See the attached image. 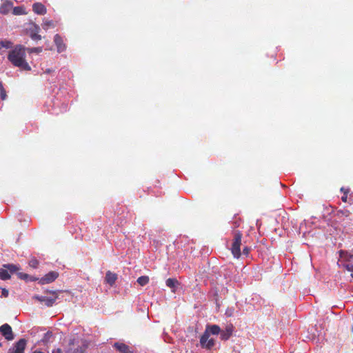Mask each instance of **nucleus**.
Listing matches in <instances>:
<instances>
[{"label": "nucleus", "instance_id": "obj_7", "mask_svg": "<svg viewBox=\"0 0 353 353\" xmlns=\"http://www.w3.org/2000/svg\"><path fill=\"white\" fill-rule=\"evenodd\" d=\"M59 276V274L57 272H50L48 274H46L45 276H43L40 279V283L41 284H48L50 283L53 282L57 277Z\"/></svg>", "mask_w": 353, "mask_h": 353}, {"label": "nucleus", "instance_id": "obj_10", "mask_svg": "<svg viewBox=\"0 0 353 353\" xmlns=\"http://www.w3.org/2000/svg\"><path fill=\"white\" fill-rule=\"evenodd\" d=\"M32 10L37 14L43 15L46 13V8L41 3H34L32 5Z\"/></svg>", "mask_w": 353, "mask_h": 353}, {"label": "nucleus", "instance_id": "obj_27", "mask_svg": "<svg viewBox=\"0 0 353 353\" xmlns=\"http://www.w3.org/2000/svg\"><path fill=\"white\" fill-rule=\"evenodd\" d=\"M250 251H251V248L248 245H245L243 247L241 254L248 256L249 255Z\"/></svg>", "mask_w": 353, "mask_h": 353}, {"label": "nucleus", "instance_id": "obj_21", "mask_svg": "<svg viewBox=\"0 0 353 353\" xmlns=\"http://www.w3.org/2000/svg\"><path fill=\"white\" fill-rule=\"evenodd\" d=\"M10 278V274L6 268L0 269V279L7 280Z\"/></svg>", "mask_w": 353, "mask_h": 353}, {"label": "nucleus", "instance_id": "obj_1", "mask_svg": "<svg viewBox=\"0 0 353 353\" xmlns=\"http://www.w3.org/2000/svg\"><path fill=\"white\" fill-rule=\"evenodd\" d=\"M8 59L14 66L26 71L31 70V67L26 60V49L22 46H15L9 52Z\"/></svg>", "mask_w": 353, "mask_h": 353}, {"label": "nucleus", "instance_id": "obj_29", "mask_svg": "<svg viewBox=\"0 0 353 353\" xmlns=\"http://www.w3.org/2000/svg\"><path fill=\"white\" fill-rule=\"evenodd\" d=\"M242 223V221L241 219H236L233 222H232V225H233V228H237L239 227H240L241 224Z\"/></svg>", "mask_w": 353, "mask_h": 353}, {"label": "nucleus", "instance_id": "obj_6", "mask_svg": "<svg viewBox=\"0 0 353 353\" xmlns=\"http://www.w3.org/2000/svg\"><path fill=\"white\" fill-rule=\"evenodd\" d=\"M33 298L34 299L39 301L41 303H43L45 305H46L48 307H51L54 303L57 297L56 296H54V297H48V296H40L36 295Z\"/></svg>", "mask_w": 353, "mask_h": 353}, {"label": "nucleus", "instance_id": "obj_11", "mask_svg": "<svg viewBox=\"0 0 353 353\" xmlns=\"http://www.w3.org/2000/svg\"><path fill=\"white\" fill-rule=\"evenodd\" d=\"M114 347L121 353H132L129 346L123 343H115Z\"/></svg>", "mask_w": 353, "mask_h": 353}, {"label": "nucleus", "instance_id": "obj_31", "mask_svg": "<svg viewBox=\"0 0 353 353\" xmlns=\"http://www.w3.org/2000/svg\"><path fill=\"white\" fill-rule=\"evenodd\" d=\"M347 192H345V194L341 197V200H342L343 202H346V201H347Z\"/></svg>", "mask_w": 353, "mask_h": 353}, {"label": "nucleus", "instance_id": "obj_33", "mask_svg": "<svg viewBox=\"0 0 353 353\" xmlns=\"http://www.w3.org/2000/svg\"><path fill=\"white\" fill-rule=\"evenodd\" d=\"M9 353H21V352H19V351L17 350V349H15V347H14V349L12 350H10Z\"/></svg>", "mask_w": 353, "mask_h": 353}, {"label": "nucleus", "instance_id": "obj_38", "mask_svg": "<svg viewBox=\"0 0 353 353\" xmlns=\"http://www.w3.org/2000/svg\"><path fill=\"white\" fill-rule=\"evenodd\" d=\"M352 332H353V327H352Z\"/></svg>", "mask_w": 353, "mask_h": 353}, {"label": "nucleus", "instance_id": "obj_16", "mask_svg": "<svg viewBox=\"0 0 353 353\" xmlns=\"http://www.w3.org/2000/svg\"><path fill=\"white\" fill-rule=\"evenodd\" d=\"M26 345V341L24 339H20L14 345L15 349L21 353H23Z\"/></svg>", "mask_w": 353, "mask_h": 353}, {"label": "nucleus", "instance_id": "obj_25", "mask_svg": "<svg viewBox=\"0 0 353 353\" xmlns=\"http://www.w3.org/2000/svg\"><path fill=\"white\" fill-rule=\"evenodd\" d=\"M88 348V345L85 344H83L77 348H76L72 353H84Z\"/></svg>", "mask_w": 353, "mask_h": 353}, {"label": "nucleus", "instance_id": "obj_13", "mask_svg": "<svg viewBox=\"0 0 353 353\" xmlns=\"http://www.w3.org/2000/svg\"><path fill=\"white\" fill-rule=\"evenodd\" d=\"M166 285L172 289L173 292H175V288L179 285V282L176 279L174 278H169L165 281Z\"/></svg>", "mask_w": 353, "mask_h": 353}, {"label": "nucleus", "instance_id": "obj_24", "mask_svg": "<svg viewBox=\"0 0 353 353\" xmlns=\"http://www.w3.org/2000/svg\"><path fill=\"white\" fill-rule=\"evenodd\" d=\"M0 96L2 100H5L7 97L6 91L3 88V85L1 81H0Z\"/></svg>", "mask_w": 353, "mask_h": 353}, {"label": "nucleus", "instance_id": "obj_8", "mask_svg": "<svg viewBox=\"0 0 353 353\" xmlns=\"http://www.w3.org/2000/svg\"><path fill=\"white\" fill-rule=\"evenodd\" d=\"M54 42L59 52H62L66 49V46L63 43V39L59 34H57L54 35Z\"/></svg>", "mask_w": 353, "mask_h": 353}, {"label": "nucleus", "instance_id": "obj_26", "mask_svg": "<svg viewBox=\"0 0 353 353\" xmlns=\"http://www.w3.org/2000/svg\"><path fill=\"white\" fill-rule=\"evenodd\" d=\"M27 50L29 53H40L42 52L43 49L41 47H37L28 48Z\"/></svg>", "mask_w": 353, "mask_h": 353}, {"label": "nucleus", "instance_id": "obj_9", "mask_svg": "<svg viewBox=\"0 0 353 353\" xmlns=\"http://www.w3.org/2000/svg\"><path fill=\"white\" fill-rule=\"evenodd\" d=\"M233 332V325H228L225 330L220 332V338L221 340L226 341L232 336Z\"/></svg>", "mask_w": 353, "mask_h": 353}, {"label": "nucleus", "instance_id": "obj_2", "mask_svg": "<svg viewBox=\"0 0 353 353\" xmlns=\"http://www.w3.org/2000/svg\"><path fill=\"white\" fill-rule=\"evenodd\" d=\"M221 332V328L217 325H208L205 328V332L202 334L200 339V344L201 347L211 350L215 345V341L214 339H209L210 334H218Z\"/></svg>", "mask_w": 353, "mask_h": 353}, {"label": "nucleus", "instance_id": "obj_14", "mask_svg": "<svg viewBox=\"0 0 353 353\" xmlns=\"http://www.w3.org/2000/svg\"><path fill=\"white\" fill-rule=\"evenodd\" d=\"M12 9V3L10 1H6L0 6V13L3 14H6L9 13Z\"/></svg>", "mask_w": 353, "mask_h": 353}, {"label": "nucleus", "instance_id": "obj_4", "mask_svg": "<svg viewBox=\"0 0 353 353\" xmlns=\"http://www.w3.org/2000/svg\"><path fill=\"white\" fill-rule=\"evenodd\" d=\"M339 263L347 270L352 272L351 276L353 279V254L341 251Z\"/></svg>", "mask_w": 353, "mask_h": 353}, {"label": "nucleus", "instance_id": "obj_35", "mask_svg": "<svg viewBox=\"0 0 353 353\" xmlns=\"http://www.w3.org/2000/svg\"><path fill=\"white\" fill-rule=\"evenodd\" d=\"M21 279H24V278H26L27 277V274H23V275H21L20 276Z\"/></svg>", "mask_w": 353, "mask_h": 353}, {"label": "nucleus", "instance_id": "obj_19", "mask_svg": "<svg viewBox=\"0 0 353 353\" xmlns=\"http://www.w3.org/2000/svg\"><path fill=\"white\" fill-rule=\"evenodd\" d=\"M54 27H55V23L52 20H45V21H43V23L42 24V28L46 30H48L50 28H54Z\"/></svg>", "mask_w": 353, "mask_h": 353}, {"label": "nucleus", "instance_id": "obj_20", "mask_svg": "<svg viewBox=\"0 0 353 353\" xmlns=\"http://www.w3.org/2000/svg\"><path fill=\"white\" fill-rule=\"evenodd\" d=\"M150 279L148 276H141L137 279V283L141 286H144L147 285L149 283Z\"/></svg>", "mask_w": 353, "mask_h": 353}, {"label": "nucleus", "instance_id": "obj_22", "mask_svg": "<svg viewBox=\"0 0 353 353\" xmlns=\"http://www.w3.org/2000/svg\"><path fill=\"white\" fill-rule=\"evenodd\" d=\"M3 268H6L10 273H14L19 270V267L14 264L3 265Z\"/></svg>", "mask_w": 353, "mask_h": 353}, {"label": "nucleus", "instance_id": "obj_18", "mask_svg": "<svg viewBox=\"0 0 353 353\" xmlns=\"http://www.w3.org/2000/svg\"><path fill=\"white\" fill-rule=\"evenodd\" d=\"M12 46V43L8 40L0 41V52L3 49L11 48Z\"/></svg>", "mask_w": 353, "mask_h": 353}, {"label": "nucleus", "instance_id": "obj_15", "mask_svg": "<svg viewBox=\"0 0 353 353\" xmlns=\"http://www.w3.org/2000/svg\"><path fill=\"white\" fill-rule=\"evenodd\" d=\"M40 28L34 25V29L30 31V37L32 40L38 41L41 39V36L38 34Z\"/></svg>", "mask_w": 353, "mask_h": 353}, {"label": "nucleus", "instance_id": "obj_23", "mask_svg": "<svg viewBox=\"0 0 353 353\" xmlns=\"http://www.w3.org/2000/svg\"><path fill=\"white\" fill-rule=\"evenodd\" d=\"M13 14L15 15H21L26 14V12L24 10V8L21 6H17L14 7L13 9Z\"/></svg>", "mask_w": 353, "mask_h": 353}, {"label": "nucleus", "instance_id": "obj_3", "mask_svg": "<svg viewBox=\"0 0 353 353\" xmlns=\"http://www.w3.org/2000/svg\"><path fill=\"white\" fill-rule=\"evenodd\" d=\"M243 234L240 231H235L233 233V239L230 248L233 256L239 259L241 255V245L242 241Z\"/></svg>", "mask_w": 353, "mask_h": 353}, {"label": "nucleus", "instance_id": "obj_37", "mask_svg": "<svg viewBox=\"0 0 353 353\" xmlns=\"http://www.w3.org/2000/svg\"><path fill=\"white\" fill-rule=\"evenodd\" d=\"M50 72V70H46V72H47V73H49Z\"/></svg>", "mask_w": 353, "mask_h": 353}, {"label": "nucleus", "instance_id": "obj_34", "mask_svg": "<svg viewBox=\"0 0 353 353\" xmlns=\"http://www.w3.org/2000/svg\"><path fill=\"white\" fill-rule=\"evenodd\" d=\"M341 191L343 192L344 193H345V192H347V193L348 192V190H345L344 188H341Z\"/></svg>", "mask_w": 353, "mask_h": 353}, {"label": "nucleus", "instance_id": "obj_36", "mask_svg": "<svg viewBox=\"0 0 353 353\" xmlns=\"http://www.w3.org/2000/svg\"><path fill=\"white\" fill-rule=\"evenodd\" d=\"M33 353H43V352H39H39L35 351V352H34Z\"/></svg>", "mask_w": 353, "mask_h": 353}, {"label": "nucleus", "instance_id": "obj_30", "mask_svg": "<svg viewBox=\"0 0 353 353\" xmlns=\"http://www.w3.org/2000/svg\"><path fill=\"white\" fill-rule=\"evenodd\" d=\"M2 295L5 297H7L8 296V291L6 289L2 290Z\"/></svg>", "mask_w": 353, "mask_h": 353}, {"label": "nucleus", "instance_id": "obj_12", "mask_svg": "<svg viewBox=\"0 0 353 353\" xmlns=\"http://www.w3.org/2000/svg\"><path fill=\"white\" fill-rule=\"evenodd\" d=\"M105 281L107 283L110 284L111 286L113 285L117 279V275L114 273L111 272L110 271H108L105 274Z\"/></svg>", "mask_w": 353, "mask_h": 353}, {"label": "nucleus", "instance_id": "obj_17", "mask_svg": "<svg viewBox=\"0 0 353 353\" xmlns=\"http://www.w3.org/2000/svg\"><path fill=\"white\" fill-rule=\"evenodd\" d=\"M350 212L347 210H340L336 211L335 216L339 219H343L345 217H348Z\"/></svg>", "mask_w": 353, "mask_h": 353}, {"label": "nucleus", "instance_id": "obj_5", "mask_svg": "<svg viewBox=\"0 0 353 353\" xmlns=\"http://www.w3.org/2000/svg\"><path fill=\"white\" fill-rule=\"evenodd\" d=\"M0 333L8 341H12L14 339V334L12 327L8 323H5L0 327Z\"/></svg>", "mask_w": 353, "mask_h": 353}, {"label": "nucleus", "instance_id": "obj_32", "mask_svg": "<svg viewBox=\"0 0 353 353\" xmlns=\"http://www.w3.org/2000/svg\"><path fill=\"white\" fill-rule=\"evenodd\" d=\"M52 353H63V352H62L61 349L57 348L55 350H53Z\"/></svg>", "mask_w": 353, "mask_h": 353}, {"label": "nucleus", "instance_id": "obj_28", "mask_svg": "<svg viewBox=\"0 0 353 353\" xmlns=\"http://www.w3.org/2000/svg\"><path fill=\"white\" fill-rule=\"evenodd\" d=\"M29 265L30 267L36 268L39 265V261L36 259H32L30 261Z\"/></svg>", "mask_w": 353, "mask_h": 353}]
</instances>
